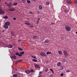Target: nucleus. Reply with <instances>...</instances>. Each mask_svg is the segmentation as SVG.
Listing matches in <instances>:
<instances>
[{
	"label": "nucleus",
	"instance_id": "obj_1",
	"mask_svg": "<svg viewBox=\"0 0 77 77\" xmlns=\"http://www.w3.org/2000/svg\"><path fill=\"white\" fill-rule=\"evenodd\" d=\"M34 72V70L31 69V70H27L25 71V72L28 74H29L30 72Z\"/></svg>",
	"mask_w": 77,
	"mask_h": 77
},
{
	"label": "nucleus",
	"instance_id": "obj_2",
	"mask_svg": "<svg viewBox=\"0 0 77 77\" xmlns=\"http://www.w3.org/2000/svg\"><path fill=\"white\" fill-rule=\"evenodd\" d=\"M65 29L66 31L67 32H69L71 31V27L69 26H65Z\"/></svg>",
	"mask_w": 77,
	"mask_h": 77
},
{
	"label": "nucleus",
	"instance_id": "obj_3",
	"mask_svg": "<svg viewBox=\"0 0 77 77\" xmlns=\"http://www.w3.org/2000/svg\"><path fill=\"white\" fill-rule=\"evenodd\" d=\"M63 53L64 54V56H66H66H68V53H67V51H66V50H64V51H63Z\"/></svg>",
	"mask_w": 77,
	"mask_h": 77
},
{
	"label": "nucleus",
	"instance_id": "obj_4",
	"mask_svg": "<svg viewBox=\"0 0 77 77\" xmlns=\"http://www.w3.org/2000/svg\"><path fill=\"white\" fill-rule=\"evenodd\" d=\"M5 13V11H3L2 9L0 8V14H1V15H3V14Z\"/></svg>",
	"mask_w": 77,
	"mask_h": 77
},
{
	"label": "nucleus",
	"instance_id": "obj_5",
	"mask_svg": "<svg viewBox=\"0 0 77 77\" xmlns=\"http://www.w3.org/2000/svg\"><path fill=\"white\" fill-rule=\"evenodd\" d=\"M40 55L42 56H44V57H45L46 56V54H45V53L42 52L40 53Z\"/></svg>",
	"mask_w": 77,
	"mask_h": 77
},
{
	"label": "nucleus",
	"instance_id": "obj_6",
	"mask_svg": "<svg viewBox=\"0 0 77 77\" xmlns=\"http://www.w3.org/2000/svg\"><path fill=\"white\" fill-rule=\"evenodd\" d=\"M3 27L5 29H7L9 28V26L5 23V25L3 26Z\"/></svg>",
	"mask_w": 77,
	"mask_h": 77
},
{
	"label": "nucleus",
	"instance_id": "obj_7",
	"mask_svg": "<svg viewBox=\"0 0 77 77\" xmlns=\"http://www.w3.org/2000/svg\"><path fill=\"white\" fill-rule=\"evenodd\" d=\"M11 59H17V57H16V56H12L11 57Z\"/></svg>",
	"mask_w": 77,
	"mask_h": 77
},
{
	"label": "nucleus",
	"instance_id": "obj_8",
	"mask_svg": "<svg viewBox=\"0 0 77 77\" xmlns=\"http://www.w3.org/2000/svg\"><path fill=\"white\" fill-rule=\"evenodd\" d=\"M38 8L40 10H42V6L41 5H39L38 6Z\"/></svg>",
	"mask_w": 77,
	"mask_h": 77
},
{
	"label": "nucleus",
	"instance_id": "obj_9",
	"mask_svg": "<svg viewBox=\"0 0 77 77\" xmlns=\"http://www.w3.org/2000/svg\"><path fill=\"white\" fill-rule=\"evenodd\" d=\"M35 67L36 68H39L40 67V66L38 65V64H34V65Z\"/></svg>",
	"mask_w": 77,
	"mask_h": 77
},
{
	"label": "nucleus",
	"instance_id": "obj_10",
	"mask_svg": "<svg viewBox=\"0 0 77 77\" xmlns=\"http://www.w3.org/2000/svg\"><path fill=\"white\" fill-rule=\"evenodd\" d=\"M49 42H50V41L46 39L45 41V43L46 44L48 43Z\"/></svg>",
	"mask_w": 77,
	"mask_h": 77
},
{
	"label": "nucleus",
	"instance_id": "obj_11",
	"mask_svg": "<svg viewBox=\"0 0 77 77\" xmlns=\"http://www.w3.org/2000/svg\"><path fill=\"white\" fill-rule=\"evenodd\" d=\"M24 24L29 26V25H30V23H29L28 22H25L24 23Z\"/></svg>",
	"mask_w": 77,
	"mask_h": 77
},
{
	"label": "nucleus",
	"instance_id": "obj_12",
	"mask_svg": "<svg viewBox=\"0 0 77 77\" xmlns=\"http://www.w3.org/2000/svg\"><path fill=\"white\" fill-rule=\"evenodd\" d=\"M61 63L60 62H58L57 64V66H60L61 65Z\"/></svg>",
	"mask_w": 77,
	"mask_h": 77
},
{
	"label": "nucleus",
	"instance_id": "obj_13",
	"mask_svg": "<svg viewBox=\"0 0 77 77\" xmlns=\"http://www.w3.org/2000/svg\"><path fill=\"white\" fill-rule=\"evenodd\" d=\"M5 24H6V25L8 26H9V25H10V22H7L5 23Z\"/></svg>",
	"mask_w": 77,
	"mask_h": 77
},
{
	"label": "nucleus",
	"instance_id": "obj_14",
	"mask_svg": "<svg viewBox=\"0 0 77 77\" xmlns=\"http://www.w3.org/2000/svg\"><path fill=\"white\" fill-rule=\"evenodd\" d=\"M9 11H15V9L14 8H9Z\"/></svg>",
	"mask_w": 77,
	"mask_h": 77
},
{
	"label": "nucleus",
	"instance_id": "obj_15",
	"mask_svg": "<svg viewBox=\"0 0 77 77\" xmlns=\"http://www.w3.org/2000/svg\"><path fill=\"white\" fill-rule=\"evenodd\" d=\"M42 74V71H41L40 72V73H39V77H41L42 76V75H41V74Z\"/></svg>",
	"mask_w": 77,
	"mask_h": 77
},
{
	"label": "nucleus",
	"instance_id": "obj_16",
	"mask_svg": "<svg viewBox=\"0 0 77 77\" xmlns=\"http://www.w3.org/2000/svg\"><path fill=\"white\" fill-rule=\"evenodd\" d=\"M13 47V46L11 45H10L8 46V48H11Z\"/></svg>",
	"mask_w": 77,
	"mask_h": 77
},
{
	"label": "nucleus",
	"instance_id": "obj_17",
	"mask_svg": "<svg viewBox=\"0 0 77 77\" xmlns=\"http://www.w3.org/2000/svg\"><path fill=\"white\" fill-rule=\"evenodd\" d=\"M39 20H40V18H38L37 21V24H39Z\"/></svg>",
	"mask_w": 77,
	"mask_h": 77
},
{
	"label": "nucleus",
	"instance_id": "obj_18",
	"mask_svg": "<svg viewBox=\"0 0 77 77\" xmlns=\"http://www.w3.org/2000/svg\"><path fill=\"white\" fill-rule=\"evenodd\" d=\"M11 36H15V34H14V32H11Z\"/></svg>",
	"mask_w": 77,
	"mask_h": 77
},
{
	"label": "nucleus",
	"instance_id": "obj_19",
	"mask_svg": "<svg viewBox=\"0 0 77 77\" xmlns=\"http://www.w3.org/2000/svg\"><path fill=\"white\" fill-rule=\"evenodd\" d=\"M13 76L14 77H17L18 76V74H13Z\"/></svg>",
	"mask_w": 77,
	"mask_h": 77
},
{
	"label": "nucleus",
	"instance_id": "obj_20",
	"mask_svg": "<svg viewBox=\"0 0 77 77\" xmlns=\"http://www.w3.org/2000/svg\"><path fill=\"white\" fill-rule=\"evenodd\" d=\"M8 7L9 8H11L12 7V4L11 3H9L8 4Z\"/></svg>",
	"mask_w": 77,
	"mask_h": 77
},
{
	"label": "nucleus",
	"instance_id": "obj_21",
	"mask_svg": "<svg viewBox=\"0 0 77 77\" xmlns=\"http://www.w3.org/2000/svg\"><path fill=\"white\" fill-rule=\"evenodd\" d=\"M60 70H63V66H61L60 67Z\"/></svg>",
	"mask_w": 77,
	"mask_h": 77
},
{
	"label": "nucleus",
	"instance_id": "obj_22",
	"mask_svg": "<svg viewBox=\"0 0 77 77\" xmlns=\"http://www.w3.org/2000/svg\"><path fill=\"white\" fill-rule=\"evenodd\" d=\"M64 12H68V10L67 9H65L64 10Z\"/></svg>",
	"mask_w": 77,
	"mask_h": 77
},
{
	"label": "nucleus",
	"instance_id": "obj_23",
	"mask_svg": "<svg viewBox=\"0 0 77 77\" xmlns=\"http://www.w3.org/2000/svg\"><path fill=\"white\" fill-rule=\"evenodd\" d=\"M58 53L59 54L61 55L62 54V51H58Z\"/></svg>",
	"mask_w": 77,
	"mask_h": 77
},
{
	"label": "nucleus",
	"instance_id": "obj_24",
	"mask_svg": "<svg viewBox=\"0 0 77 77\" xmlns=\"http://www.w3.org/2000/svg\"><path fill=\"white\" fill-rule=\"evenodd\" d=\"M49 70H48V68H46L45 69V72H47V71H48Z\"/></svg>",
	"mask_w": 77,
	"mask_h": 77
},
{
	"label": "nucleus",
	"instance_id": "obj_25",
	"mask_svg": "<svg viewBox=\"0 0 77 77\" xmlns=\"http://www.w3.org/2000/svg\"><path fill=\"white\" fill-rule=\"evenodd\" d=\"M66 2L68 3H71V2L70 1V0H67Z\"/></svg>",
	"mask_w": 77,
	"mask_h": 77
},
{
	"label": "nucleus",
	"instance_id": "obj_26",
	"mask_svg": "<svg viewBox=\"0 0 77 77\" xmlns=\"http://www.w3.org/2000/svg\"><path fill=\"white\" fill-rule=\"evenodd\" d=\"M3 18H4V19H8V17L7 16H5Z\"/></svg>",
	"mask_w": 77,
	"mask_h": 77
},
{
	"label": "nucleus",
	"instance_id": "obj_27",
	"mask_svg": "<svg viewBox=\"0 0 77 77\" xmlns=\"http://www.w3.org/2000/svg\"><path fill=\"white\" fill-rule=\"evenodd\" d=\"M46 4L47 5H50V2H46Z\"/></svg>",
	"mask_w": 77,
	"mask_h": 77
},
{
	"label": "nucleus",
	"instance_id": "obj_28",
	"mask_svg": "<svg viewBox=\"0 0 77 77\" xmlns=\"http://www.w3.org/2000/svg\"><path fill=\"white\" fill-rule=\"evenodd\" d=\"M29 27H31V28H33V27H34V26H33V25H30Z\"/></svg>",
	"mask_w": 77,
	"mask_h": 77
},
{
	"label": "nucleus",
	"instance_id": "obj_29",
	"mask_svg": "<svg viewBox=\"0 0 77 77\" xmlns=\"http://www.w3.org/2000/svg\"><path fill=\"white\" fill-rule=\"evenodd\" d=\"M33 39H36V38H37V36H34L33 37Z\"/></svg>",
	"mask_w": 77,
	"mask_h": 77
},
{
	"label": "nucleus",
	"instance_id": "obj_30",
	"mask_svg": "<svg viewBox=\"0 0 77 77\" xmlns=\"http://www.w3.org/2000/svg\"><path fill=\"white\" fill-rule=\"evenodd\" d=\"M49 54H51V53L50 52H48L46 53V54H47V55Z\"/></svg>",
	"mask_w": 77,
	"mask_h": 77
},
{
	"label": "nucleus",
	"instance_id": "obj_31",
	"mask_svg": "<svg viewBox=\"0 0 77 77\" xmlns=\"http://www.w3.org/2000/svg\"><path fill=\"white\" fill-rule=\"evenodd\" d=\"M27 3H30V0H27Z\"/></svg>",
	"mask_w": 77,
	"mask_h": 77
},
{
	"label": "nucleus",
	"instance_id": "obj_32",
	"mask_svg": "<svg viewBox=\"0 0 77 77\" xmlns=\"http://www.w3.org/2000/svg\"><path fill=\"white\" fill-rule=\"evenodd\" d=\"M18 49L19 50H20V51H22V50H23V49L21 48H18Z\"/></svg>",
	"mask_w": 77,
	"mask_h": 77
},
{
	"label": "nucleus",
	"instance_id": "obj_33",
	"mask_svg": "<svg viewBox=\"0 0 77 77\" xmlns=\"http://www.w3.org/2000/svg\"><path fill=\"white\" fill-rule=\"evenodd\" d=\"M32 61H33L34 62H37V60H35V59H32Z\"/></svg>",
	"mask_w": 77,
	"mask_h": 77
},
{
	"label": "nucleus",
	"instance_id": "obj_34",
	"mask_svg": "<svg viewBox=\"0 0 77 77\" xmlns=\"http://www.w3.org/2000/svg\"><path fill=\"white\" fill-rule=\"evenodd\" d=\"M24 54V51H22L20 52V54Z\"/></svg>",
	"mask_w": 77,
	"mask_h": 77
},
{
	"label": "nucleus",
	"instance_id": "obj_35",
	"mask_svg": "<svg viewBox=\"0 0 77 77\" xmlns=\"http://www.w3.org/2000/svg\"><path fill=\"white\" fill-rule=\"evenodd\" d=\"M13 5H17V3L15 2V3H13Z\"/></svg>",
	"mask_w": 77,
	"mask_h": 77
},
{
	"label": "nucleus",
	"instance_id": "obj_36",
	"mask_svg": "<svg viewBox=\"0 0 77 77\" xmlns=\"http://www.w3.org/2000/svg\"><path fill=\"white\" fill-rule=\"evenodd\" d=\"M32 57L34 59H36V57H35V56H32Z\"/></svg>",
	"mask_w": 77,
	"mask_h": 77
},
{
	"label": "nucleus",
	"instance_id": "obj_37",
	"mask_svg": "<svg viewBox=\"0 0 77 77\" xmlns=\"http://www.w3.org/2000/svg\"><path fill=\"white\" fill-rule=\"evenodd\" d=\"M19 62L20 61H19V60L16 61L15 64L18 63V62Z\"/></svg>",
	"mask_w": 77,
	"mask_h": 77
},
{
	"label": "nucleus",
	"instance_id": "obj_38",
	"mask_svg": "<svg viewBox=\"0 0 77 77\" xmlns=\"http://www.w3.org/2000/svg\"><path fill=\"white\" fill-rule=\"evenodd\" d=\"M22 3H25L26 2V1H25V0H22Z\"/></svg>",
	"mask_w": 77,
	"mask_h": 77
},
{
	"label": "nucleus",
	"instance_id": "obj_39",
	"mask_svg": "<svg viewBox=\"0 0 77 77\" xmlns=\"http://www.w3.org/2000/svg\"><path fill=\"white\" fill-rule=\"evenodd\" d=\"M16 55H18L19 54V53L18 52H17L15 53Z\"/></svg>",
	"mask_w": 77,
	"mask_h": 77
},
{
	"label": "nucleus",
	"instance_id": "obj_40",
	"mask_svg": "<svg viewBox=\"0 0 77 77\" xmlns=\"http://www.w3.org/2000/svg\"><path fill=\"white\" fill-rule=\"evenodd\" d=\"M60 76H61V77H62V76H63V73H61L60 74Z\"/></svg>",
	"mask_w": 77,
	"mask_h": 77
},
{
	"label": "nucleus",
	"instance_id": "obj_41",
	"mask_svg": "<svg viewBox=\"0 0 77 77\" xmlns=\"http://www.w3.org/2000/svg\"><path fill=\"white\" fill-rule=\"evenodd\" d=\"M18 56H19V57H21V56H22V55H21V54H19V55H18Z\"/></svg>",
	"mask_w": 77,
	"mask_h": 77
},
{
	"label": "nucleus",
	"instance_id": "obj_42",
	"mask_svg": "<svg viewBox=\"0 0 77 77\" xmlns=\"http://www.w3.org/2000/svg\"><path fill=\"white\" fill-rule=\"evenodd\" d=\"M53 77V75L52 74H51L50 76V77Z\"/></svg>",
	"mask_w": 77,
	"mask_h": 77
},
{
	"label": "nucleus",
	"instance_id": "obj_43",
	"mask_svg": "<svg viewBox=\"0 0 77 77\" xmlns=\"http://www.w3.org/2000/svg\"><path fill=\"white\" fill-rule=\"evenodd\" d=\"M75 4H77V0H76L75 2Z\"/></svg>",
	"mask_w": 77,
	"mask_h": 77
},
{
	"label": "nucleus",
	"instance_id": "obj_44",
	"mask_svg": "<svg viewBox=\"0 0 77 77\" xmlns=\"http://www.w3.org/2000/svg\"><path fill=\"white\" fill-rule=\"evenodd\" d=\"M50 71H53V69H50Z\"/></svg>",
	"mask_w": 77,
	"mask_h": 77
},
{
	"label": "nucleus",
	"instance_id": "obj_45",
	"mask_svg": "<svg viewBox=\"0 0 77 77\" xmlns=\"http://www.w3.org/2000/svg\"><path fill=\"white\" fill-rule=\"evenodd\" d=\"M29 13L30 14H32V12H29Z\"/></svg>",
	"mask_w": 77,
	"mask_h": 77
},
{
	"label": "nucleus",
	"instance_id": "obj_46",
	"mask_svg": "<svg viewBox=\"0 0 77 77\" xmlns=\"http://www.w3.org/2000/svg\"><path fill=\"white\" fill-rule=\"evenodd\" d=\"M13 20H16V18L15 17L14 18Z\"/></svg>",
	"mask_w": 77,
	"mask_h": 77
},
{
	"label": "nucleus",
	"instance_id": "obj_47",
	"mask_svg": "<svg viewBox=\"0 0 77 77\" xmlns=\"http://www.w3.org/2000/svg\"><path fill=\"white\" fill-rule=\"evenodd\" d=\"M5 4L6 5H8V3L5 2Z\"/></svg>",
	"mask_w": 77,
	"mask_h": 77
},
{
	"label": "nucleus",
	"instance_id": "obj_48",
	"mask_svg": "<svg viewBox=\"0 0 77 77\" xmlns=\"http://www.w3.org/2000/svg\"><path fill=\"white\" fill-rule=\"evenodd\" d=\"M19 62H21L22 61V60H19Z\"/></svg>",
	"mask_w": 77,
	"mask_h": 77
},
{
	"label": "nucleus",
	"instance_id": "obj_49",
	"mask_svg": "<svg viewBox=\"0 0 77 77\" xmlns=\"http://www.w3.org/2000/svg\"><path fill=\"white\" fill-rule=\"evenodd\" d=\"M7 6H9V4H7Z\"/></svg>",
	"mask_w": 77,
	"mask_h": 77
},
{
	"label": "nucleus",
	"instance_id": "obj_50",
	"mask_svg": "<svg viewBox=\"0 0 77 77\" xmlns=\"http://www.w3.org/2000/svg\"><path fill=\"white\" fill-rule=\"evenodd\" d=\"M52 73H54V71H53V70H52Z\"/></svg>",
	"mask_w": 77,
	"mask_h": 77
},
{
	"label": "nucleus",
	"instance_id": "obj_51",
	"mask_svg": "<svg viewBox=\"0 0 77 77\" xmlns=\"http://www.w3.org/2000/svg\"><path fill=\"white\" fill-rule=\"evenodd\" d=\"M63 60H64V61H66V59H64Z\"/></svg>",
	"mask_w": 77,
	"mask_h": 77
},
{
	"label": "nucleus",
	"instance_id": "obj_52",
	"mask_svg": "<svg viewBox=\"0 0 77 77\" xmlns=\"http://www.w3.org/2000/svg\"><path fill=\"white\" fill-rule=\"evenodd\" d=\"M2 32H5V30H2Z\"/></svg>",
	"mask_w": 77,
	"mask_h": 77
},
{
	"label": "nucleus",
	"instance_id": "obj_53",
	"mask_svg": "<svg viewBox=\"0 0 77 77\" xmlns=\"http://www.w3.org/2000/svg\"><path fill=\"white\" fill-rule=\"evenodd\" d=\"M70 71L69 70H67V72H69Z\"/></svg>",
	"mask_w": 77,
	"mask_h": 77
},
{
	"label": "nucleus",
	"instance_id": "obj_54",
	"mask_svg": "<svg viewBox=\"0 0 77 77\" xmlns=\"http://www.w3.org/2000/svg\"><path fill=\"white\" fill-rule=\"evenodd\" d=\"M51 24H54V23H51Z\"/></svg>",
	"mask_w": 77,
	"mask_h": 77
},
{
	"label": "nucleus",
	"instance_id": "obj_55",
	"mask_svg": "<svg viewBox=\"0 0 77 77\" xmlns=\"http://www.w3.org/2000/svg\"><path fill=\"white\" fill-rule=\"evenodd\" d=\"M20 41H21V40H18V42H20Z\"/></svg>",
	"mask_w": 77,
	"mask_h": 77
},
{
	"label": "nucleus",
	"instance_id": "obj_56",
	"mask_svg": "<svg viewBox=\"0 0 77 77\" xmlns=\"http://www.w3.org/2000/svg\"><path fill=\"white\" fill-rule=\"evenodd\" d=\"M35 0H32V1H33L34 2L35 1Z\"/></svg>",
	"mask_w": 77,
	"mask_h": 77
},
{
	"label": "nucleus",
	"instance_id": "obj_57",
	"mask_svg": "<svg viewBox=\"0 0 77 77\" xmlns=\"http://www.w3.org/2000/svg\"><path fill=\"white\" fill-rule=\"evenodd\" d=\"M76 34H77V32H76Z\"/></svg>",
	"mask_w": 77,
	"mask_h": 77
},
{
	"label": "nucleus",
	"instance_id": "obj_58",
	"mask_svg": "<svg viewBox=\"0 0 77 77\" xmlns=\"http://www.w3.org/2000/svg\"><path fill=\"white\" fill-rule=\"evenodd\" d=\"M1 0H0V1H1Z\"/></svg>",
	"mask_w": 77,
	"mask_h": 77
},
{
	"label": "nucleus",
	"instance_id": "obj_59",
	"mask_svg": "<svg viewBox=\"0 0 77 77\" xmlns=\"http://www.w3.org/2000/svg\"><path fill=\"white\" fill-rule=\"evenodd\" d=\"M16 70H17V69H16Z\"/></svg>",
	"mask_w": 77,
	"mask_h": 77
}]
</instances>
